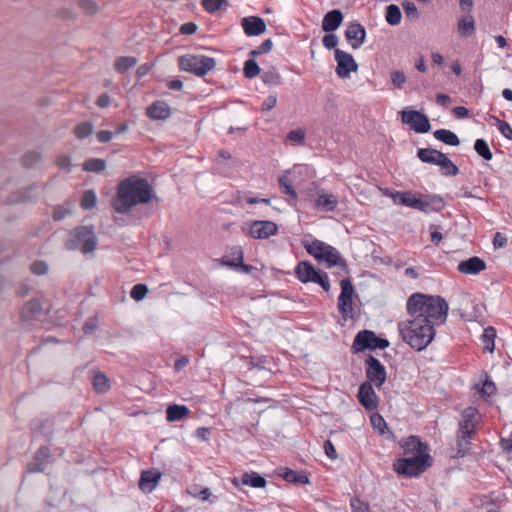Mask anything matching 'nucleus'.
I'll return each mask as SVG.
<instances>
[{
	"mask_svg": "<svg viewBox=\"0 0 512 512\" xmlns=\"http://www.w3.org/2000/svg\"><path fill=\"white\" fill-rule=\"evenodd\" d=\"M338 205V199L335 195L327 193L325 190L317 192L315 208L323 212H332Z\"/></svg>",
	"mask_w": 512,
	"mask_h": 512,
	"instance_id": "aec40b11",
	"label": "nucleus"
},
{
	"mask_svg": "<svg viewBox=\"0 0 512 512\" xmlns=\"http://www.w3.org/2000/svg\"><path fill=\"white\" fill-rule=\"evenodd\" d=\"M480 392L484 396H491V395L495 394L496 386L492 381L487 379L486 381H484V383L480 389Z\"/></svg>",
	"mask_w": 512,
	"mask_h": 512,
	"instance_id": "e2e57ef3",
	"label": "nucleus"
},
{
	"mask_svg": "<svg viewBox=\"0 0 512 512\" xmlns=\"http://www.w3.org/2000/svg\"><path fill=\"white\" fill-rule=\"evenodd\" d=\"M55 163L60 169H68L70 166V158L67 155H60L56 158Z\"/></svg>",
	"mask_w": 512,
	"mask_h": 512,
	"instance_id": "774afa93",
	"label": "nucleus"
},
{
	"mask_svg": "<svg viewBox=\"0 0 512 512\" xmlns=\"http://www.w3.org/2000/svg\"><path fill=\"white\" fill-rule=\"evenodd\" d=\"M295 274L302 283L312 282L320 285L326 292L330 290L328 274L317 270L309 261H300L295 268Z\"/></svg>",
	"mask_w": 512,
	"mask_h": 512,
	"instance_id": "1a4fd4ad",
	"label": "nucleus"
},
{
	"mask_svg": "<svg viewBox=\"0 0 512 512\" xmlns=\"http://www.w3.org/2000/svg\"><path fill=\"white\" fill-rule=\"evenodd\" d=\"M438 166L444 176H456L459 173L458 167L444 153Z\"/></svg>",
	"mask_w": 512,
	"mask_h": 512,
	"instance_id": "72a5a7b5",
	"label": "nucleus"
},
{
	"mask_svg": "<svg viewBox=\"0 0 512 512\" xmlns=\"http://www.w3.org/2000/svg\"><path fill=\"white\" fill-rule=\"evenodd\" d=\"M96 136L100 143H108L113 139L114 133L108 130H100Z\"/></svg>",
	"mask_w": 512,
	"mask_h": 512,
	"instance_id": "338daca9",
	"label": "nucleus"
},
{
	"mask_svg": "<svg viewBox=\"0 0 512 512\" xmlns=\"http://www.w3.org/2000/svg\"><path fill=\"white\" fill-rule=\"evenodd\" d=\"M406 80V75L401 70L393 71L391 73V82L398 89H402L404 87Z\"/></svg>",
	"mask_w": 512,
	"mask_h": 512,
	"instance_id": "603ef678",
	"label": "nucleus"
},
{
	"mask_svg": "<svg viewBox=\"0 0 512 512\" xmlns=\"http://www.w3.org/2000/svg\"><path fill=\"white\" fill-rule=\"evenodd\" d=\"M198 26L194 22H186L181 25L180 33L183 35H192L197 31Z\"/></svg>",
	"mask_w": 512,
	"mask_h": 512,
	"instance_id": "69168bd1",
	"label": "nucleus"
},
{
	"mask_svg": "<svg viewBox=\"0 0 512 512\" xmlns=\"http://www.w3.org/2000/svg\"><path fill=\"white\" fill-rule=\"evenodd\" d=\"M416 196H417V194H414L411 192L397 191L392 195V198H393L394 203H396V204L413 208Z\"/></svg>",
	"mask_w": 512,
	"mask_h": 512,
	"instance_id": "2f4dec72",
	"label": "nucleus"
},
{
	"mask_svg": "<svg viewBox=\"0 0 512 512\" xmlns=\"http://www.w3.org/2000/svg\"><path fill=\"white\" fill-rule=\"evenodd\" d=\"M475 21L471 14H465L458 22V32L461 36L468 37L474 34Z\"/></svg>",
	"mask_w": 512,
	"mask_h": 512,
	"instance_id": "c85d7f7f",
	"label": "nucleus"
},
{
	"mask_svg": "<svg viewBox=\"0 0 512 512\" xmlns=\"http://www.w3.org/2000/svg\"><path fill=\"white\" fill-rule=\"evenodd\" d=\"M41 159V155L38 152L32 151L25 154L23 157V164L26 167H32L38 163Z\"/></svg>",
	"mask_w": 512,
	"mask_h": 512,
	"instance_id": "5fc2aeb1",
	"label": "nucleus"
},
{
	"mask_svg": "<svg viewBox=\"0 0 512 512\" xmlns=\"http://www.w3.org/2000/svg\"><path fill=\"white\" fill-rule=\"evenodd\" d=\"M241 482L243 485L254 488H263L267 484L266 479L256 472L244 473L241 477Z\"/></svg>",
	"mask_w": 512,
	"mask_h": 512,
	"instance_id": "c756f323",
	"label": "nucleus"
},
{
	"mask_svg": "<svg viewBox=\"0 0 512 512\" xmlns=\"http://www.w3.org/2000/svg\"><path fill=\"white\" fill-rule=\"evenodd\" d=\"M205 11L215 14L220 10H226L229 6L228 0H201Z\"/></svg>",
	"mask_w": 512,
	"mask_h": 512,
	"instance_id": "473e14b6",
	"label": "nucleus"
},
{
	"mask_svg": "<svg viewBox=\"0 0 512 512\" xmlns=\"http://www.w3.org/2000/svg\"><path fill=\"white\" fill-rule=\"evenodd\" d=\"M276 104H277V96L269 95L262 103L261 110L262 111H270L276 106Z\"/></svg>",
	"mask_w": 512,
	"mask_h": 512,
	"instance_id": "0e129e2a",
	"label": "nucleus"
},
{
	"mask_svg": "<svg viewBox=\"0 0 512 512\" xmlns=\"http://www.w3.org/2000/svg\"><path fill=\"white\" fill-rule=\"evenodd\" d=\"M370 422L375 431H377L380 435H385V430L388 428L384 418L380 414H373L370 417ZM387 431L390 433L389 430Z\"/></svg>",
	"mask_w": 512,
	"mask_h": 512,
	"instance_id": "a19ab883",
	"label": "nucleus"
},
{
	"mask_svg": "<svg viewBox=\"0 0 512 512\" xmlns=\"http://www.w3.org/2000/svg\"><path fill=\"white\" fill-rule=\"evenodd\" d=\"M278 231L277 225L268 220H255L249 227V235L254 239H267Z\"/></svg>",
	"mask_w": 512,
	"mask_h": 512,
	"instance_id": "2eb2a0df",
	"label": "nucleus"
},
{
	"mask_svg": "<svg viewBox=\"0 0 512 512\" xmlns=\"http://www.w3.org/2000/svg\"><path fill=\"white\" fill-rule=\"evenodd\" d=\"M278 182L285 194L291 196L294 200L297 198V193L293 188L292 181L287 175L280 176Z\"/></svg>",
	"mask_w": 512,
	"mask_h": 512,
	"instance_id": "79ce46f5",
	"label": "nucleus"
},
{
	"mask_svg": "<svg viewBox=\"0 0 512 512\" xmlns=\"http://www.w3.org/2000/svg\"><path fill=\"white\" fill-rule=\"evenodd\" d=\"M41 312V302L38 299H32L24 305L21 311V318L23 321H31L33 319H36L38 315L41 314Z\"/></svg>",
	"mask_w": 512,
	"mask_h": 512,
	"instance_id": "b1692460",
	"label": "nucleus"
},
{
	"mask_svg": "<svg viewBox=\"0 0 512 512\" xmlns=\"http://www.w3.org/2000/svg\"><path fill=\"white\" fill-rule=\"evenodd\" d=\"M287 139L291 142L302 144L305 141V132L302 129L291 130L287 134Z\"/></svg>",
	"mask_w": 512,
	"mask_h": 512,
	"instance_id": "6e6d98bb",
	"label": "nucleus"
},
{
	"mask_svg": "<svg viewBox=\"0 0 512 512\" xmlns=\"http://www.w3.org/2000/svg\"><path fill=\"white\" fill-rule=\"evenodd\" d=\"M404 457L393 464L394 470L405 477H416L432 465L427 444L416 436H409L402 443Z\"/></svg>",
	"mask_w": 512,
	"mask_h": 512,
	"instance_id": "7ed1b4c3",
	"label": "nucleus"
},
{
	"mask_svg": "<svg viewBox=\"0 0 512 512\" xmlns=\"http://www.w3.org/2000/svg\"><path fill=\"white\" fill-rule=\"evenodd\" d=\"M50 457V449L47 446H41L35 453L33 460L28 464L27 470L30 473L43 472L45 463Z\"/></svg>",
	"mask_w": 512,
	"mask_h": 512,
	"instance_id": "412c9836",
	"label": "nucleus"
},
{
	"mask_svg": "<svg viewBox=\"0 0 512 512\" xmlns=\"http://www.w3.org/2000/svg\"><path fill=\"white\" fill-rule=\"evenodd\" d=\"M30 269L35 275H45L48 272V265L44 261H35L31 264Z\"/></svg>",
	"mask_w": 512,
	"mask_h": 512,
	"instance_id": "4d7b16f0",
	"label": "nucleus"
},
{
	"mask_svg": "<svg viewBox=\"0 0 512 512\" xmlns=\"http://www.w3.org/2000/svg\"><path fill=\"white\" fill-rule=\"evenodd\" d=\"M402 7L404 9V12H405L407 18L412 19V20L418 19V17H419L418 9L413 2L405 0L402 3Z\"/></svg>",
	"mask_w": 512,
	"mask_h": 512,
	"instance_id": "3c124183",
	"label": "nucleus"
},
{
	"mask_svg": "<svg viewBox=\"0 0 512 512\" xmlns=\"http://www.w3.org/2000/svg\"><path fill=\"white\" fill-rule=\"evenodd\" d=\"M93 386L98 393H105L110 389L109 379L104 373L97 372L93 377Z\"/></svg>",
	"mask_w": 512,
	"mask_h": 512,
	"instance_id": "e433bc0d",
	"label": "nucleus"
},
{
	"mask_svg": "<svg viewBox=\"0 0 512 512\" xmlns=\"http://www.w3.org/2000/svg\"><path fill=\"white\" fill-rule=\"evenodd\" d=\"M80 8L89 15H93L98 11V5L94 0H78Z\"/></svg>",
	"mask_w": 512,
	"mask_h": 512,
	"instance_id": "864d4df0",
	"label": "nucleus"
},
{
	"mask_svg": "<svg viewBox=\"0 0 512 512\" xmlns=\"http://www.w3.org/2000/svg\"><path fill=\"white\" fill-rule=\"evenodd\" d=\"M260 72L261 69L254 59H248L245 61L243 73L246 78L253 79L257 75H259Z\"/></svg>",
	"mask_w": 512,
	"mask_h": 512,
	"instance_id": "ea45409f",
	"label": "nucleus"
},
{
	"mask_svg": "<svg viewBox=\"0 0 512 512\" xmlns=\"http://www.w3.org/2000/svg\"><path fill=\"white\" fill-rule=\"evenodd\" d=\"M496 336V331L493 327H488L484 330L483 339L485 342V348L492 352L494 350V338Z\"/></svg>",
	"mask_w": 512,
	"mask_h": 512,
	"instance_id": "8fccbe9b",
	"label": "nucleus"
},
{
	"mask_svg": "<svg viewBox=\"0 0 512 512\" xmlns=\"http://www.w3.org/2000/svg\"><path fill=\"white\" fill-rule=\"evenodd\" d=\"M93 131V125L90 122H82L74 129V134L78 139L87 138Z\"/></svg>",
	"mask_w": 512,
	"mask_h": 512,
	"instance_id": "a18cd8bd",
	"label": "nucleus"
},
{
	"mask_svg": "<svg viewBox=\"0 0 512 512\" xmlns=\"http://www.w3.org/2000/svg\"><path fill=\"white\" fill-rule=\"evenodd\" d=\"M457 269L462 274L477 275L486 269V262L477 256H473L467 260L461 261Z\"/></svg>",
	"mask_w": 512,
	"mask_h": 512,
	"instance_id": "6ab92c4d",
	"label": "nucleus"
},
{
	"mask_svg": "<svg viewBox=\"0 0 512 512\" xmlns=\"http://www.w3.org/2000/svg\"><path fill=\"white\" fill-rule=\"evenodd\" d=\"M279 475L287 482L289 483H296V484H308L309 478L304 473H299L295 470H292L290 468L284 467L280 469Z\"/></svg>",
	"mask_w": 512,
	"mask_h": 512,
	"instance_id": "bb28decb",
	"label": "nucleus"
},
{
	"mask_svg": "<svg viewBox=\"0 0 512 512\" xmlns=\"http://www.w3.org/2000/svg\"><path fill=\"white\" fill-rule=\"evenodd\" d=\"M474 149L484 160L489 161L493 158V154L485 139H477L474 144Z\"/></svg>",
	"mask_w": 512,
	"mask_h": 512,
	"instance_id": "58836bf2",
	"label": "nucleus"
},
{
	"mask_svg": "<svg viewBox=\"0 0 512 512\" xmlns=\"http://www.w3.org/2000/svg\"><path fill=\"white\" fill-rule=\"evenodd\" d=\"M148 293V287L145 284H136L132 287L130 296L136 301H140L145 298Z\"/></svg>",
	"mask_w": 512,
	"mask_h": 512,
	"instance_id": "de8ad7c7",
	"label": "nucleus"
},
{
	"mask_svg": "<svg viewBox=\"0 0 512 512\" xmlns=\"http://www.w3.org/2000/svg\"><path fill=\"white\" fill-rule=\"evenodd\" d=\"M496 121V126L499 132L508 140H512V127L510 124L504 120H501L497 117H493Z\"/></svg>",
	"mask_w": 512,
	"mask_h": 512,
	"instance_id": "49530a36",
	"label": "nucleus"
},
{
	"mask_svg": "<svg viewBox=\"0 0 512 512\" xmlns=\"http://www.w3.org/2000/svg\"><path fill=\"white\" fill-rule=\"evenodd\" d=\"M324 451L327 457L330 458L331 460L337 459L338 455L335 446L331 440L328 439L324 442Z\"/></svg>",
	"mask_w": 512,
	"mask_h": 512,
	"instance_id": "680f3d73",
	"label": "nucleus"
},
{
	"mask_svg": "<svg viewBox=\"0 0 512 512\" xmlns=\"http://www.w3.org/2000/svg\"><path fill=\"white\" fill-rule=\"evenodd\" d=\"M448 309V303L443 297L419 292L412 294L406 303L409 317L430 324L434 328L446 322Z\"/></svg>",
	"mask_w": 512,
	"mask_h": 512,
	"instance_id": "f257e3e1",
	"label": "nucleus"
},
{
	"mask_svg": "<svg viewBox=\"0 0 512 512\" xmlns=\"http://www.w3.org/2000/svg\"><path fill=\"white\" fill-rule=\"evenodd\" d=\"M366 30L359 22H351L345 30V38L353 49H358L365 42Z\"/></svg>",
	"mask_w": 512,
	"mask_h": 512,
	"instance_id": "f3484780",
	"label": "nucleus"
},
{
	"mask_svg": "<svg viewBox=\"0 0 512 512\" xmlns=\"http://www.w3.org/2000/svg\"><path fill=\"white\" fill-rule=\"evenodd\" d=\"M433 135L437 140L442 141L447 145L458 146L460 144L458 136L450 130L439 129L436 130Z\"/></svg>",
	"mask_w": 512,
	"mask_h": 512,
	"instance_id": "7c9ffc66",
	"label": "nucleus"
},
{
	"mask_svg": "<svg viewBox=\"0 0 512 512\" xmlns=\"http://www.w3.org/2000/svg\"><path fill=\"white\" fill-rule=\"evenodd\" d=\"M479 413L475 407H467L461 415L457 432L458 453L464 455L468 449L470 439L476 431Z\"/></svg>",
	"mask_w": 512,
	"mask_h": 512,
	"instance_id": "423d86ee",
	"label": "nucleus"
},
{
	"mask_svg": "<svg viewBox=\"0 0 512 512\" xmlns=\"http://www.w3.org/2000/svg\"><path fill=\"white\" fill-rule=\"evenodd\" d=\"M401 119L404 124L410 126L417 133H427L431 129L428 117L416 110H403Z\"/></svg>",
	"mask_w": 512,
	"mask_h": 512,
	"instance_id": "ddd939ff",
	"label": "nucleus"
},
{
	"mask_svg": "<svg viewBox=\"0 0 512 512\" xmlns=\"http://www.w3.org/2000/svg\"><path fill=\"white\" fill-rule=\"evenodd\" d=\"M137 63V59L132 56H123L117 58L114 64V68L117 72L123 74L132 67H134Z\"/></svg>",
	"mask_w": 512,
	"mask_h": 512,
	"instance_id": "f704fd0d",
	"label": "nucleus"
},
{
	"mask_svg": "<svg viewBox=\"0 0 512 512\" xmlns=\"http://www.w3.org/2000/svg\"><path fill=\"white\" fill-rule=\"evenodd\" d=\"M358 400L368 411H373L378 407V398L373 389V384L364 382L358 390Z\"/></svg>",
	"mask_w": 512,
	"mask_h": 512,
	"instance_id": "dca6fc26",
	"label": "nucleus"
},
{
	"mask_svg": "<svg viewBox=\"0 0 512 512\" xmlns=\"http://www.w3.org/2000/svg\"><path fill=\"white\" fill-rule=\"evenodd\" d=\"M190 410L185 405L172 404L166 409V420L168 422H177L188 416Z\"/></svg>",
	"mask_w": 512,
	"mask_h": 512,
	"instance_id": "a878e982",
	"label": "nucleus"
},
{
	"mask_svg": "<svg viewBox=\"0 0 512 512\" xmlns=\"http://www.w3.org/2000/svg\"><path fill=\"white\" fill-rule=\"evenodd\" d=\"M413 208L427 213L431 210V201L427 196L417 195Z\"/></svg>",
	"mask_w": 512,
	"mask_h": 512,
	"instance_id": "09e8293b",
	"label": "nucleus"
},
{
	"mask_svg": "<svg viewBox=\"0 0 512 512\" xmlns=\"http://www.w3.org/2000/svg\"><path fill=\"white\" fill-rule=\"evenodd\" d=\"M402 340L416 351L424 350L435 337V328L409 317L397 325Z\"/></svg>",
	"mask_w": 512,
	"mask_h": 512,
	"instance_id": "20e7f679",
	"label": "nucleus"
},
{
	"mask_svg": "<svg viewBox=\"0 0 512 512\" xmlns=\"http://www.w3.org/2000/svg\"><path fill=\"white\" fill-rule=\"evenodd\" d=\"M322 43L326 49H337L338 37L333 33L326 34L322 39Z\"/></svg>",
	"mask_w": 512,
	"mask_h": 512,
	"instance_id": "13d9d810",
	"label": "nucleus"
},
{
	"mask_svg": "<svg viewBox=\"0 0 512 512\" xmlns=\"http://www.w3.org/2000/svg\"><path fill=\"white\" fill-rule=\"evenodd\" d=\"M442 152L432 148H421L417 151L418 158L427 164L439 165Z\"/></svg>",
	"mask_w": 512,
	"mask_h": 512,
	"instance_id": "cd10ccee",
	"label": "nucleus"
},
{
	"mask_svg": "<svg viewBox=\"0 0 512 512\" xmlns=\"http://www.w3.org/2000/svg\"><path fill=\"white\" fill-rule=\"evenodd\" d=\"M341 293L338 297V310L344 320L352 318L353 307L352 298L354 287L350 278H345L340 281Z\"/></svg>",
	"mask_w": 512,
	"mask_h": 512,
	"instance_id": "9b49d317",
	"label": "nucleus"
},
{
	"mask_svg": "<svg viewBox=\"0 0 512 512\" xmlns=\"http://www.w3.org/2000/svg\"><path fill=\"white\" fill-rule=\"evenodd\" d=\"M73 239L66 243L69 250L80 249L82 253L88 254L93 252L97 246V238L93 227L80 226L74 229Z\"/></svg>",
	"mask_w": 512,
	"mask_h": 512,
	"instance_id": "6e6552de",
	"label": "nucleus"
},
{
	"mask_svg": "<svg viewBox=\"0 0 512 512\" xmlns=\"http://www.w3.org/2000/svg\"><path fill=\"white\" fill-rule=\"evenodd\" d=\"M388 346L387 339L376 336L373 331L362 330L356 334L351 349L353 353H359L365 349H385Z\"/></svg>",
	"mask_w": 512,
	"mask_h": 512,
	"instance_id": "9d476101",
	"label": "nucleus"
},
{
	"mask_svg": "<svg viewBox=\"0 0 512 512\" xmlns=\"http://www.w3.org/2000/svg\"><path fill=\"white\" fill-rule=\"evenodd\" d=\"M241 26L244 33L248 36H259L266 31V23L259 16H247L242 18Z\"/></svg>",
	"mask_w": 512,
	"mask_h": 512,
	"instance_id": "a211bd4d",
	"label": "nucleus"
},
{
	"mask_svg": "<svg viewBox=\"0 0 512 512\" xmlns=\"http://www.w3.org/2000/svg\"><path fill=\"white\" fill-rule=\"evenodd\" d=\"M307 253L313 256L318 262H326L328 267L340 266L347 269L345 260L341 257L336 248L320 240L304 243Z\"/></svg>",
	"mask_w": 512,
	"mask_h": 512,
	"instance_id": "39448f33",
	"label": "nucleus"
},
{
	"mask_svg": "<svg viewBox=\"0 0 512 512\" xmlns=\"http://www.w3.org/2000/svg\"><path fill=\"white\" fill-rule=\"evenodd\" d=\"M160 477L161 474L159 472L152 470L143 471L139 480L140 489L143 491H152Z\"/></svg>",
	"mask_w": 512,
	"mask_h": 512,
	"instance_id": "393cba45",
	"label": "nucleus"
},
{
	"mask_svg": "<svg viewBox=\"0 0 512 512\" xmlns=\"http://www.w3.org/2000/svg\"><path fill=\"white\" fill-rule=\"evenodd\" d=\"M106 168V162L104 159L91 158L84 162L83 170L88 172L100 173Z\"/></svg>",
	"mask_w": 512,
	"mask_h": 512,
	"instance_id": "4c0bfd02",
	"label": "nucleus"
},
{
	"mask_svg": "<svg viewBox=\"0 0 512 512\" xmlns=\"http://www.w3.org/2000/svg\"><path fill=\"white\" fill-rule=\"evenodd\" d=\"M97 203V196L94 190H86L81 198V207L83 209H91Z\"/></svg>",
	"mask_w": 512,
	"mask_h": 512,
	"instance_id": "37998d69",
	"label": "nucleus"
},
{
	"mask_svg": "<svg viewBox=\"0 0 512 512\" xmlns=\"http://www.w3.org/2000/svg\"><path fill=\"white\" fill-rule=\"evenodd\" d=\"M146 115L152 120H166L171 115L169 105L164 101H155L146 109Z\"/></svg>",
	"mask_w": 512,
	"mask_h": 512,
	"instance_id": "4be33fe9",
	"label": "nucleus"
},
{
	"mask_svg": "<svg viewBox=\"0 0 512 512\" xmlns=\"http://www.w3.org/2000/svg\"><path fill=\"white\" fill-rule=\"evenodd\" d=\"M262 81L269 86H278L281 84V76L275 70L266 71L262 74Z\"/></svg>",
	"mask_w": 512,
	"mask_h": 512,
	"instance_id": "c03bdc74",
	"label": "nucleus"
},
{
	"mask_svg": "<svg viewBox=\"0 0 512 512\" xmlns=\"http://www.w3.org/2000/svg\"><path fill=\"white\" fill-rule=\"evenodd\" d=\"M401 18V10L397 5L391 4L386 8L385 19L389 25L396 26L400 24Z\"/></svg>",
	"mask_w": 512,
	"mask_h": 512,
	"instance_id": "c9c22d12",
	"label": "nucleus"
},
{
	"mask_svg": "<svg viewBox=\"0 0 512 512\" xmlns=\"http://www.w3.org/2000/svg\"><path fill=\"white\" fill-rule=\"evenodd\" d=\"M335 60L337 62L336 73L340 78H348L351 72L358 69V64L353 56L341 49H335Z\"/></svg>",
	"mask_w": 512,
	"mask_h": 512,
	"instance_id": "4468645a",
	"label": "nucleus"
},
{
	"mask_svg": "<svg viewBox=\"0 0 512 512\" xmlns=\"http://www.w3.org/2000/svg\"><path fill=\"white\" fill-rule=\"evenodd\" d=\"M350 505L353 512H369L368 504L358 498L351 499Z\"/></svg>",
	"mask_w": 512,
	"mask_h": 512,
	"instance_id": "bf43d9fd",
	"label": "nucleus"
},
{
	"mask_svg": "<svg viewBox=\"0 0 512 512\" xmlns=\"http://www.w3.org/2000/svg\"><path fill=\"white\" fill-rule=\"evenodd\" d=\"M233 256V260L231 262H227V264L231 267L238 268L239 265H242L244 259L242 249L240 247H236L233 251Z\"/></svg>",
	"mask_w": 512,
	"mask_h": 512,
	"instance_id": "052dcab7",
	"label": "nucleus"
},
{
	"mask_svg": "<svg viewBox=\"0 0 512 512\" xmlns=\"http://www.w3.org/2000/svg\"><path fill=\"white\" fill-rule=\"evenodd\" d=\"M152 197L153 189L148 180L133 175L119 183L112 207L116 212L125 214L138 204H147Z\"/></svg>",
	"mask_w": 512,
	"mask_h": 512,
	"instance_id": "f03ea898",
	"label": "nucleus"
},
{
	"mask_svg": "<svg viewBox=\"0 0 512 512\" xmlns=\"http://www.w3.org/2000/svg\"><path fill=\"white\" fill-rule=\"evenodd\" d=\"M343 21V13L339 9L327 12L322 20V29L325 32H332L338 29Z\"/></svg>",
	"mask_w": 512,
	"mask_h": 512,
	"instance_id": "5701e85b",
	"label": "nucleus"
},
{
	"mask_svg": "<svg viewBox=\"0 0 512 512\" xmlns=\"http://www.w3.org/2000/svg\"><path fill=\"white\" fill-rule=\"evenodd\" d=\"M365 374L367 383L380 387L387 378L385 366L374 356L369 355L365 360Z\"/></svg>",
	"mask_w": 512,
	"mask_h": 512,
	"instance_id": "f8f14e48",
	"label": "nucleus"
},
{
	"mask_svg": "<svg viewBox=\"0 0 512 512\" xmlns=\"http://www.w3.org/2000/svg\"><path fill=\"white\" fill-rule=\"evenodd\" d=\"M179 69L198 77L205 76L216 66V60L205 55L187 54L179 57Z\"/></svg>",
	"mask_w": 512,
	"mask_h": 512,
	"instance_id": "0eeeda50",
	"label": "nucleus"
}]
</instances>
